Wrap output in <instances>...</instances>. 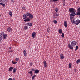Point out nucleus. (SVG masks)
<instances>
[{
	"label": "nucleus",
	"instance_id": "1",
	"mask_svg": "<svg viewBox=\"0 0 80 80\" xmlns=\"http://www.w3.org/2000/svg\"><path fill=\"white\" fill-rule=\"evenodd\" d=\"M77 41H72L70 44H68V47L71 50H73V47H75L76 45H77Z\"/></svg>",
	"mask_w": 80,
	"mask_h": 80
},
{
	"label": "nucleus",
	"instance_id": "2",
	"mask_svg": "<svg viewBox=\"0 0 80 80\" xmlns=\"http://www.w3.org/2000/svg\"><path fill=\"white\" fill-rule=\"evenodd\" d=\"M0 34L2 36L3 39H6L7 38V34H5V33L3 32H2Z\"/></svg>",
	"mask_w": 80,
	"mask_h": 80
},
{
	"label": "nucleus",
	"instance_id": "3",
	"mask_svg": "<svg viewBox=\"0 0 80 80\" xmlns=\"http://www.w3.org/2000/svg\"><path fill=\"white\" fill-rule=\"evenodd\" d=\"M36 36V32H34L32 33V38H34Z\"/></svg>",
	"mask_w": 80,
	"mask_h": 80
},
{
	"label": "nucleus",
	"instance_id": "4",
	"mask_svg": "<svg viewBox=\"0 0 80 80\" xmlns=\"http://www.w3.org/2000/svg\"><path fill=\"white\" fill-rule=\"evenodd\" d=\"M69 11L70 12V13H72L73 12H74L75 11V10H74V9H73V8H70L69 9Z\"/></svg>",
	"mask_w": 80,
	"mask_h": 80
},
{
	"label": "nucleus",
	"instance_id": "5",
	"mask_svg": "<svg viewBox=\"0 0 80 80\" xmlns=\"http://www.w3.org/2000/svg\"><path fill=\"white\" fill-rule=\"evenodd\" d=\"M71 16L72 17H74L75 15H76V13L75 14V11H73L72 12L71 14H70Z\"/></svg>",
	"mask_w": 80,
	"mask_h": 80
},
{
	"label": "nucleus",
	"instance_id": "6",
	"mask_svg": "<svg viewBox=\"0 0 80 80\" xmlns=\"http://www.w3.org/2000/svg\"><path fill=\"white\" fill-rule=\"evenodd\" d=\"M75 23L76 25H78L80 23V20H77L75 22Z\"/></svg>",
	"mask_w": 80,
	"mask_h": 80
},
{
	"label": "nucleus",
	"instance_id": "7",
	"mask_svg": "<svg viewBox=\"0 0 80 80\" xmlns=\"http://www.w3.org/2000/svg\"><path fill=\"white\" fill-rule=\"evenodd\" d=\"M64 26L66 28L67 27V26H68L67 22V21H64Z\"/></svg>",
	"mask_w": 80,
	"mask_h": 80
},
{
	"label": "nucleus",
	"instance_id": "8",
	"mask_svg": "<svg viewBox=\"0 0 80 80\" xmlns=\"http://www.w3.org/2000/svg\"><path fill=\"white\" fill-rule=\"evenodd\" d=\"M12 28H11L10 27H9L7 28V31H8V32H12Z\"/></svg>",
	"mask_w": 80,
	"mask_h": 80
},
{
	"label": "nucleus",
	"instance_id": "9",
	"mask_svg": "<svg viewBox=\"0 0 80 80\" xmlns=\"http://www.w3.org/2000/svg\"><path fill=\"white\" fill-rule=\"evenodd\" d=\"M77 15H80V7L78 8V12L76 14Z\"/></svg>",
	"mask_w": 80,
	"mask_h": 80
},
{
	"label": "nucleus",
	"instance_id": "10",
	"mask_svg": "<svg viewBox=\"0 0 80 80\" xmlns=\"http://www.w3.org/2000/svg\"><path fill=\"white\" fill-rule=\"evenodd\" d=\"M13 69V67H10L8 69L9 72H12V70Z\"/></svg>",
	"mask_w": 80,
	"mask_h": 80
},
{
	"label": "nucleus",
	"instance_id": "11",
	"mask_svg": "<svg viewBox=\"0 0 80 80\" xmlns=\"http://www.w3.org/2000/svg\"><path fill=\"white\" fill-rule=\"evenodd\" d=\"M60 58L61 59H63V58H64V56H63V54H61L60 55Z\"/></svg>",
	"mask_w": 80,
	"mask_h": 80
},
{
	"label": "nucleus",
	"instance_id": "12",
	"mask_svg": "<svg viewBox=\"0 0 80 80\" xmlns=\"http://www.w3.org/2000/svg\"><path fill=\"white\" fill-rule=\"evenodd\" d=\"M44 65V68L47 67V62L45 61H44L43 62Z\"/></svg>",
	"mask_w": 80,
	"mask_h": 80
},
{
	"label": "nucleus",
	"instance_id": "13",
	"mask_svg": "<svg viewBox=\"0 0 80 80\" xmlns=\"http://www.w3.org/2000/svg\"><path fill=\"white\" fill-rule=\"evenodd\" d=\"M23 53L25 57H27V51L25 50H24L23 51Z\"/></svg>",
	"mask_w": 80,
	"mask_h": 80
},
{
	"label": "nucleus",
	"instance_id": "14",
	"mask_svg": "<svg viewBox=\"0 0 80 80\" xmlns=\"http://www.w3.org/2000/svg\"><path fill=\"white\" fill-rule=\"evenodd\" d=\"M29 16V18H31V19L33 18V15L31 14H30Z\"/></svg>",
	"mask_w": 80,
	"mask_h": 80
},
{
	"label": "nucleus",
	"instance_id": "15",
	"mask_svg": "<svg viewBox=\"0 0 80 80\" xmlns=\"http://www.w3.org/2000/svg\"><path fill=\"white\" fill-rule=\"evenodd\" d=\"M30 19H29V18H28L27 19H26L24 20V21L25 22H30Z\"/></svg>",
	"mask_w": 80,
	"mask_h": 80
},
{
	"label": "nucleus",
	"instance_id": "16",
	"mask_svg": "<svg viewBox=\"0 0 80 80\" xmlns=\"http://www.w3.org/2000/svg\"><path fill=\"white\" fill-rule=\"evenodd\" d=\"M27 25L31 27L32 26V23L30 22H28L27 23Z\"/></svg>",
	"mask_w": 80,
	"mask_h": 80
},
{
	"label": "nucleus",
	"instance_id": "17",
	"mask_svg": "<svg viewBox=\"0 0 80 80\" xmlns=\"http://www.w3.org/2000/svg\"><path fill=\"white\" fill-rule=\"evenodd\" d=\"M62 2L63 6H65V4H67V2H65V0H63Z\"/></svg>",
	"mask_w": 80,
	"mask_h": 80
},
{
	"label": "nucleus",
	"instance_id": "18",
	"mask_svg": "<svg viewBox=\"0 0 80 80\" xmlns=\"http://www.w3.org/2000/svg\"><path fill=\"white\" fill-rule=\"evenodd\" d=\"M23 19H26V18H27V16L26 14H24L23 15Z\"/></svg>",
	"mask_w": 80,
	"mask_h": 80
},
{
	"label": "nucleus",
	"instance_id": "19",
	"mask_svg": "<svg viewBox=\"0 0 80 80\" xmlns=\"http://www.w3.org/2000/svg\"><path fill=\"white\" fill-rule=\"evenodd\" d=\"M39 73V70H35L34 72L35 73Z\"/></svg>",
	"mask_w": 80,
	"mask_h": 80
},
{
	"label": "nucleus",
	"instance_id": "20",
	"mask_svg": "<svg viewBox=\"0 0 80 80\" xmlns=\"http://www.w3.org/2000/svg\"><path fill=\"white\" fill-rule=\"evenodd\" d=\"M79 63H80V59H78L76 61V63L77 64H78Z\"/></svg>",
	"mask_w": 80,
	"mask_h": 80
},
{
	"label": "nucleus",
	"instance_id": "21",
	"mask_svg": "<svg viewBox=\"0 0 80 80\" xmlns=\"http://www.w3.org/2000/svg\"><path fill=\"white\" fill-rule=\"evenodd\" d=\"M9 13L10 17H12V12L11 11L9 12Z\"/></svg>",
	"mask_w": 80,
	"mask_h": 80
},
{
	"label": "nucleus",
	"instance_id": "22",
	"mask_svg": "<svg viewBox=\"0 0 80 80\" xmlns=\"http://www.w3.org/2000/svg\"><path fill=\"white\" fill-rule=\"evenodd\" d=\"M0 4L2 5V6H3V7L4 8H5V4H3V3H0Z\"/></svg>",
	"mask_w": 80,
	"mask_h": 80
},
{
	"label": "nucleus",
	"instance_id": "23",
	"mask_svg": "<svg viewBox=\"0 0 80 80\" xmlns=\"http://www.w3.org/2000/svg\"><path fill=\"white\" fill-rule=\"evenodd\" d=\"M50 27L49 26H48V28L47 29V32H48V33H50Z\"/></svg>",
	"mask_w": 80,
	"mask_h": 80
},
{
	"label": "nucleus",
	"instance_id": "24",
	"mask_svg": "<svg viewBox=\"0 0 80 80\" xmlns=\"http://www.w3.org/2000/svg\"><path fill=\"white\" fill-rule=\"evenodd\" d=\"M26 16H28L30 15V12H27L26 13Z\"/></svg>",
	"mask_w": 80,
	"mask_h": 80
},
{
	"label": "nucleus",
	"instance_id": "25",
	"mask_svg": "<svg viewBox=\"0 0 80 80\" xmlns=\"http://www.w3.org/2000/svg\"><path fill=\"white\" fill-rule=\"evenodd\" d=\"M70 17L71 21H72V20H73V18L72 17V16H71V15H70Z\"/></svg>",
	"mask_w": 80,
	"mask_h": 80
},
{
	"label": "nucleus",
	"instance_id": "26",
	"mask_svg": "<svg viewBox=\"0 0 80 80\" xmlns=\"http://www.w3.org/2000/svg\"><path fill=\"white\" fill-rule=\"evenodd\" d=\"M17 70V68H14L13 69V73H15L16 72V71Z\"/></svg>",
	"mask_w": 80,
	"mask_h": 80
},
{
	"label": "nucleus",
	"instance_id": "27",
	"mask_svg": "<svg viewBox=\"0 0 80 80\" xmlns=\"http://www.w3.org/2000/svg\"><path fill=\"white\" fill-rule=\"evenodd\" d=\"M55 11L56 12V13H58V9L57 8L55 9Z\"/></svg>",
	"mask_w": 80,
	"mask_h": 80
},
{
	"label": "nucleus",
	"instance_id": "28",
	"mask_svg": "<svg viewBox=\"0 0 80 80\" xmlns=\"http://www.w3.org/2000/svg\"><path fill=\"white\" fill-rule=\"evenodd\" d=\"M58 32L59 33H62V30L60 29L58 30Z\"/></svg>",
	"mask_w": 80,
	"mask_h": 80
},
{
	"label": "nucleus",
	"instance_id": "29",
	"mask_svg": "<svg viewBox=\"0 0 80 80\" xmlns=\"http://www.w3.org/2000/svg\"><path fill=\"white\" fill-rule=\"evenodd\" d=\"M28 73L30 74H31V75H33V72L32 71H30Z\"/></svg>",
	"mask_w": 80,
	"mask_h": 80
},
{
	"label": "nucleus",
	"instance_id": "30",
	"mask_svg": "<svg viewBox=\"0 0 80 80\" xmlns=\"http://www.w3.org/2000/svg\"><path fill=\"white\" fill-rule=\"evenodd\" d=\"M24 30H27V29H28V27H27V26H24Z\"/></svg>",
	"mask_w": 80,
	"mask_h": 80
},
{
	"label": "nucleus",
	"instance_id": "31",
	"mask_svg": "<svg viewBox=\"0 0 80 80\" xmlns=\"http://www.w3.org/2000/svg\"><path fill=\"white\" fill-rule=\"evenodd\" d=\"M0 2L2 3H5V1H2V0H0Z\"/></svg>",
	"mask_w": 80,
	"mask_h": 80
},
{
	"label": "nucleus",
	"instance_id": "32",
	"mask_svg": "<svg viewBox=\"0 0 80 80\" xmlns=\"http://www.w3.org/2000/svg\"><path fill=\"white\" fill-rule=\"evenodd\" d=\"M72 67V64L71 63H70L69 64V68H70Z\"/></svg>",
	"mask_w": 80,
	"mask_h": 80
},
{
	"label": "nucleus",
	"instance_id": "33",
	"mask_svg": "<svg viewBox=\"0 0 80 80\" xmlns=\"http://www.w3.org/2000/svg\"><path fill=\"white\" fill-rule=\"evenodd\" d=\"M36 77V75H34L33 76H32V80H34V78H35V77Z\"/></svg>",
	"mask_w": 80,
	"mask_h": 80
},
{
	"label": "nucleus",
	"instance_id": "34",
	"mask_svg": "<svg viewBox=\"0 0 80 80\" xmlns=\"http://www.w3.org/2000/svg\"><path fill=\"white\" fill-rule=\"evenodd\" d=\"M53 22L54 23H55V24H57V21L56 20H54L53 21Z\"/></svg>",
	"mask_w": 80,
	"mask_h": 80
},
{
	"label": "nucleus",
	"instance_id": "35",
	"mask_svg": "<svg viewBox=\"0 0 80 80\" xmlns=\"http://www.w3.org/2000/svg\"><path fill=\"white\" fill-rule=\"evenodd\" d=\"M78 46H77L76 47V49H75V51H76L77 50H78Z\"/></svg>",
	"mask_w": 80,
	"mask_h": 80
},
{
	"label": "nucleus",
	"instance_id": "36",
	"mask_svg": "<svg viewBox=\"0 0 80 80\" xmlns=\"http://www.w3.org/2000/svg\"><path fill=\"white\" fill-rule=\"evenodd\" d=\"M71 22H72V23H75V20H74V18H73V21L72 20V21H71Z\"/></svg>",
	"mask_w": 80,
	"mask_h": 80
},
{
	"label": "nucleus",
	"instance_id": "37",
	"mask_svg": "<svg viewBox=\"0 0 80 80\" xmlns=\"http://www.w3.org/2000/svg\"><path fill=\"white\" fill-rule=\"evenodd\" d=\"M12 63L13 64H16V63H17V62H14L13 61H12Z\"/></svg>",
	"mask_w": 80,
	"mask_h": 80
},
{
	"label": "nucleus",
	"instance_id": "38",
	"mask_svg": "<svg viewBox=\"0 0 80 80\" xmlns=\"http://www.w3.org/2000/svg\"><path fill=\"white\" fill-rule=\"evenodd\" d=\"M57 18V17H56L55 14H54V15H53V18H54V19H55V18Z\"/></svg>",
	"mask_w": 80,
	"mask_h": 80
},
{
	"label": "nucleus",
	"instance_id": "39",
	"mask_svg": "<svg viewBox=\"0 0 80 80\" xmlns=\"http://www.w3.org/2000/svg\"><path fill=\"white\" fill-rule=\"evenodd\" d=\"M2 40V36L0 34V41H1Z\"/></svg>",
	"mask_w": 80,
	"mask_h": 80
},
{
	"label": "nucleus",
	"instance_id": "40",
	"mask_svg": "<svg viewBox=\"0 0 80 80\" xmlns=\"http://www.w3.org/2000/svg\"><path fill=\"white\" fill-rule=\"evenodd\" d=\"M15 60L16 62H18L19 60V58H16L15 59Z\"/></svg>",
	"mask_w": 80,
	"mask_h": 80
},
{
	"label": "nucleus",
	"instance_id": "41",
	"mask_svg": "<svg viewBox=\"0 0 80 80\" xmlns=\"http://www.w3.org/2000/svg\"><path fill=\"white\" fill-rule=\"evenodd\" d=\"M62 35H61V37L62 38H64V33H62Z\"/></svg>",
	"mask_w": 80,
	"mask_h": 80
},
{
	"label": "nucleus",
	"instance_id": "42",
	"mask_svg": "<svg viewBox=\"0 0 80 80\" xmlns=\"http://www.w3.org/2000/svg\"><path fill=\"white\" fill-rule=\"evenodd\" d=\"M32 65H33V63H32V62H31L29 63V65L30 66H32Z\"/></svg>",
	"mask_w": 80,
	"mask_h": 80
},
{
	"label": "nucleus",
	"instance_id": "43",
	"mask_svg": "<svg viewBox=\"0 0 80 80\" xmlns=\"http://www.w3.org/2000/svg\"><path fill=\"white\" fill-rule=\"evenodd\" d=\"M32 71H33L34 72V71H35V69L32 68L31 69Z\"/></svg>",
	"mask_w": 80,
	"mask_h": 80
},
{
	"label": "nucleus",
	"instance_id": "44",
	"mask_svg": "<svg viewBox=\"0 0 80 80\" xmlns=\"http://www.w3.org/2000/svg\"><path fill=\"white\" fill-rule=\"evenodd\" d=\"M56 16V17H58L59 16V14L56 13L55 15Z\"/></svg>",
	"mask_w": 80,
	"mask_h": 80
},
{
	"label": "nucleus",
	"instance_id": "45",
	"mask_svg": "<svg viewBox=\"0 0 80 80\" xmlns=\"http://www.w3.org/2000/svg\"><path fill=\"white\" fill-rule=\"evenodd\" d=\"M8 80H12V78H9L8 79Z\"/></svg>",
	"mask_w": 80,
	"mask_h": 80
},
{
	"label": "nucleus",
	"instance_id": "46",
	"mask_svg": "<svg viewBox=\"0 0 80 80\" xmlns=\"http://www.w3.org/2000/svg\"><path fill=\"white\" fill-rule=\"evenodd\" d=\"M57 0H53L52 1V2H57Z\"/></svg>",
	"mask_w": 80,
	"mask_h": 80
},
{
	"label": "nucleus",
	"instance_id": "47",
	"mask_svg": "<svg viewBox=\"0 0 80 80\" xmlns=\"http://www.w3.org/2000/svg\"><path fill=\"white\" fill-rule=\"evenodd\" d=\"M22 10H25V7H22Z\"/></svg>",
	"mask_w": 80,
	"mask_h": 80
},
{
	"label": "nucleus",
	"instance_id": "48",
	"mask_svg": "<svg viewBox=\"0 0 80 80\" xmlns=\"http://www.w3.org/2000/svg\"><path fill=\"white\" fill-rule=\"evenodd\" d=\"M11 2H12V3H14V1H13V0L11 1Z\"/></svg>",
	"mask_w": 80,
	"mask_h": 80
},
{
	"label": "nucleus",
	"instance_id": "49",
	"mask_svg": "<svg viewBox=\"0 0 80 80\" xmlns=\"http://www.w3.org/2000/svg\"><path fill=\"white\" fill-rule=\"evenodd\" d=\"M12 48V47H9V49H11Z\"/></svg>",
	"mask_w": 80,
	"mask_h": 80
},
{
	"label": "nucleus",
	"instance_id": "50",
	"mask_svg": "<svg viewBox=\"0 0 80 80\" xmlns=\"http://www.w3.org/2000/svg\"><path fill=\"white\" fill-rule=\"evenodd\" d=\"M12 80H15V78H13Z\"/></svg>",
	"mask_w": 80,
	"mask_h": 80
},
{
	"label": "nucleus",
	"instance_id": "51",
	"mask_svg": "<svg viewBox=\"0 0 80 80\" xmlns=\"http://www.w3.org/2000/svg\"><path fill=\"white\" fill-rule=\"evenodd\" d=\"M9 52H12V50L10 51Z\"/></svg>",
	"mask_w": 80,
	"mask_h": 80
},
{
	"label": "nucleus",
	"instance_id": "52",
	"mask_svg": "<svg viewBox=\"0 0 80 80\" xmlns=\"http://www.w3.org/2000/svg\"><path fill=\"white\" fill-rule=\"evenodd\" d=\"M78 3V2H77V3Z\"/></svg>",
	"mask_w": 80,
	"mask_h": 80
},
{
	"label": "nucleus",
	"instance_id": "53",
	"mask_svg": "<svg viewBox=\"0 0 80 80\" xmlns=\"http://www.w3.org/2000/svg\"><path fill=\"white\" fill-rule=\"evenodd\" d=\"M32 75H31V76H32Z\"/></svg>",
	"mask_w": 80,
	"mask_h": 80
},
{
	"label": "nucleus",
	"instance_id": "54",
	"mask_svg": "<svg viewBox=\"0 0 80 80\" xmlns=\"http://www.w3.org/2000/svg\"><path fill=\"white\" fill-rule=\"evenodd\" d=\"M50 2H52V1H50Z\"/></svg>",
	"mask_w": 80,
	"mask_h": 80
}]
</instances>
